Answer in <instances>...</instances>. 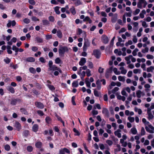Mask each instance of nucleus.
Wrapping results in <instances>:
<instances>
[{"label":"nucleus","mask_w":154,"mask_h":154,"mask_svg":"<svg viewBox=\"0 0 154 154\" xmlns=\"http://www.w3.org/2000/svg\"><path fill=\"white\" fill-rule=\"evenodd\" d=\"M113 71L114 73H116V68L114 67L112 65L110 66L109 68L107 69L106 70L105 73L106 77L107 78H108L109 76L112 73Z\"/></svg>","instance_id":"obj_1"},{"label":"nucleus","mask_w":154,"mask_h":154,"mask_svg":"<svg viewBox=\"0 0 154 154\" xmlns=\"http://www.w3.org/2000/svg\"><path fill=\"white\" fill-rule=\"evenodd\" d=\"M68 51V48L65 46H60L58 50L59 55L60 56L63 57L64 54L66 52Z\"/></svg>","instance_id":"obj_2"},{"label":"nucleus","mask_w":154,"mask_h":154,"mask_svg":"<svg viewBox=\"0 0 154 154\" xmlns=\"http://www.w3.org/2000/svg\"><path fill=\"white\" fill-rule=\"evenodd\" d=\"M147 3L145 0H139L137 3V7L140 8H142V5H143V7L145 8L147 5Z\"/></svg>","instance_id":"obj_3"},{"label":"nucleus","mask_w":154,"mask_h":154,"mask_svg":"<svg viewBox=\"0 0 154 154\" xmlns=\"http://www.w3.org/2000/svg\"><path fill=\"white\" fill-rule=\"evenodd\" d=\"M49 70H56L57 69V67L55 65H53V62L52 61H49L48 63Z\"/></svg>","instance_id":"obj_4"},{"label":"nucleus","mask_w":154,"mask_h":154,"mask_svg":"<svg viewBox=\"0 0 154 154\" xmlns=\"http://www.w3.org/2000/svg\"><path fill=\"white\" fill-rule=\"evenodd\" d=\"M145 128L148 132L152 134L154 133V127L151 125H149L148 126L146 127Z\"/></svg>","instance_id":"obj_5"},{"label":"nucleus","mask_w":154,"mask_h":154,"mask_svg":"<svg viewBox=\"0 0 154 154\" xmlns=\"http://www.w3.org/2000/svg\"><path fill=\"white\" fill-rule=\"evenodd\" d=\"M93 54L97 58H99L101 54V53L99 50L95 49L93 51Z\"/></svg>","instance_id":"obj_6"},{"label":"nucleus","mask_w":154,"mask_h":154,"mask_svg":"<svg viewBox=\"0 0 154 154\" xmlns=\"http://www.w3.org/2000/svg\"><path fill=\"white\" fill-rule=\"evenodd\" d=\"M85 42L83 48L84 51H85L87 50V48L90 46V43L88 39H85Z\"/></svg>","instance_id":"obj_7"},{"label":"nucleus","mask_w":154,"mask_h":154,"mask_svg":"<svg viewBox=\"0 0 154 154\" xmlns=\"http://www.w3.org/2000/svg\"><path fill=\"white\" fill-rule=\"evenodd\" d=\"M101 39L103 42L105 44L109 42L108 38L106 35H103L102 36Z\"/></svg>","instance_id":"obj_8"},{"label":"nucleus","mask_w":154,"mask_h":154,"mask_svg":"<svg viewBox=\"0 0 154 154\" xmlns=\"http://www.w3.org/2000/svg\"><path fill=\"white\" fill-rule=\"evenodd\" d=\"M67 153H69V151L66 148H64L63 149H61L59 151V154H65V152Z\"/></svg>","instance_id":"obj_9"},{"label":"nucleus","mask_w":154,"mask_h":154,"mask_svg":"<svg viewBox=\"0 0 154 154\" xmlns=\"http://www.w3.org/2000/svg\"><path fill=\"white\" fill-rule=\"evenodd\" d=\"M35 105L37 107L40 109H43L44 107V106L43 104L40 102H35Z\"/></svg>","instance_id":"obj_10"},{"label":"nucleus","mask_w":154,"mask_h":154,"mask_svg":"<svg viewBox=\"0 0 154 154\" xmlns=\"http://www.w3.org/2000/svg\"><path fill=\"white\" fill-rule=\"evenodd\" d=\"M86 62V60L85 58L82 57L79 62V64L81 66H83Z\"/></svg>","instance_id":"obj_11"},{"label":"nucleus","mask_w":154,"mask_h":154,"mask_svg":"<svg viewBox=\"0 0 154 154\" xmlns=\"http://www.w3.org/2000/svg\"><path fill=\"white\" fill-rule=\"evenodd\" d=\"M132 57V56L131 55H129L128 56L126 57H125V60L127 61V64H130L131 63L130 59Z\"/></svg>","instance_id":"obj_12"},{"label":"nucleus","mask_w":154,"mask_h":154,"mask_svg":"<svg viewBox=\"0 0 154 154\" xmlns=\"http://www.w3.org/2000/svg\"><path fill=\"white\" fill-rule=\"evenodd\" d=\"M102 113L103 114H104L107 117H109V112L108 110L107 109L105 108H103L102 111Z\"/></svg>","instance_id":"obj_13"},{"label":"nucleus","mask_w":154,"mask_h":154,"mask_svg":"<svg viewBox=\"0 0 154 154\" xmlns=\"http://www.w3.org/2000/svg\"><path fill=\"white\" fill-rule=\"evenodd\" d=\"M24 60L27 62H34L35 60L34 58L30 57L26 58V59H25Z\"/></svg>","instance_id":"obj_14"},{"label":"nucleus","mask_w":154,"mask_h":154,"mask_svg":"<svg viewBox=\"0 0 154 154\" xmlns=\"http://www.w3.org/2000/svg\"><path fill=\"white\" fill-rule=\"evenodd\" d=\"M116 85V83L114 82H112L110 83V84L109 85V87L107 88L108 90L109 89H112L114 88L113 87Z\"/></svg>","instance_id":"obj_15"},{"label":"nucleus","mask_w":154,"mask_h":154,"mask_svg":"<svg viewBox=\"0 0 154 154\" xmlns=\"http://www.w3.org/2000/svg\"><path fill=\"white\" fill-rule=\"evenodd\" d=\"M147 113L148 114V118L149 120H150L153 118L154 116L151 113V111H149L148 110H147Z\"/></svg>","instance_id":"obj_16"},{"label":"nucleus","mask_w":154,"mask_h":154,"mask_svg":"<svg viewBox=\"0 0 154 154\" xmlns=\"http://www.w3.org/2000/svg\"><path fill=\"white\" fill-rule=\"evenodd\" d=\"M130 131L131 133L134 134L135 135L137 134V130L135 127H133L131 129Z\"/></svg>","instance_id":"obj_17"},{"label":"nucleus","mask_w":154,"mask_h":154,"mask_svg":"<svg viewBox=\"0 0 154 154\" xmlns=\"http://www.w3.org/2000/svg\"><path fill=\"white\" fill-rule=\"evenodd\" d=\"M38 129V125L34 124L32 127V129L33 131L35 132H37Z\"/></svg>","instance_id":"obj_18"},{"label":"nucleus","mask_w":154,"mask_h":154,"mask_svg":"<svg viewBox=\"0 0 154 154\" xmlns=\"http://www.w3.org/2000/svg\"><path fill=\"white\" fill-rule=\"evenodd\" d=\"M146 11L145 10H142L139 16L140 18H143L144 17V14H146Z\"/></svg>","instance_id":"obj_19"},{"label":"nucleus","mask_w":154,"mask_h":154,"mask_svg":"<svg viewBox=\"0 0 154 154\" xmlns=\"http://www.w3.org/2000/svg\"><path fill=\"white\" fill-rule=\"evenodd\" d=\"M119 69L121 71V73L122 74H125L127 72V70L125 69L123 67H120L119 68Z\"/></svg>","instance_id":"obj_20"},{"label":"nucleus","mask_w":154,"mask_h":154,"mask_svg":"<svg viewBox=\"0 0 154 154\" xmlns=\"http://www.w3.org/2000/svg\"><path fill=\"white\" fill-rule=\"evenodd\" d=\"M154 70V66H151L146 69V71L148 72H152Z\"/></svg>","instance_id":"obj_21"},{"label":"nucleus","mask_w":154,"mask_h":154,"mask_svg":"<svg viewBox=\"0 0 154 154\" xmlns=\"http://www.w3.org/2000/svg\"><path fill=\"white\" fill-rule=\"evenodd\" d=\"M15 126L17 128V130L19 131L21 128V125L20 123L18 122H16L15 124Z\"/></svg>","instance_id":"obj_22"},{"label":"nucleus","mask_w":154,"mask_h":154,"mask_svg":"<svg viewBox=\"0 0 154 154\" xmlns=\"http://www.w3.org/2000/svg\"><path fill=\"white\" fill-rule=\"evenodd\" d=\"M108 90V94H111L112 93H116V87L112 89H109Z\"/></svg>","instance_id":"obj_23"},{"label":"nucleus","mask_w":154,"mask_h":154,"mask_svg":"<svg viewBox=\"0 0 154 154\" xmlns=\"http://www.w3.org/2000/svg\"><path fill=\"white\" fill-rule=\"evenodd\" d=\"M42 145V143L40 142H38L35 144V146L36 147L38 148H41Z\"/></svg>","instance_id":"obj_24"},{"label":"nucleus","mask_w":154,"mask_h":154,"mask_svg":"<svg viewBox=\"0 0 154 154\" xmlns=\"http://www.w3.org/2000/svg\"><path fill=\"white\" fill-rule=\"evenodd\" d=\"M52 120L51 119L50 117L49 116H47L45 118V121L48 124H50Z\"/></svg>","instance_id":"obj_25"},{"label":"nucleus","mask_w":154,"mask_h":154,"mask_svg":"<svg viewBox=\"0 0 154 154\" xmlns=\"http://www.w3.org/2000/svg\"><path fill=\"white\" fill-rule=\"evenodd\" d=\"M8 90L12 94H14L15 92L14 88L11 86H8Z\"/></svg>","instance_id":"obj_26"},{"label":"nucleus","mask_w":154,"mask_h":154,"mask_svg":"<svg viewBox=\"0 0 154 154\" xmlns=\"http://www.w3.org/2000/svg\"><path fill=\"white\" fill-rule=\"evenodd\" d=\"M88 78H86L85 79V82L86 85V86L90 88H91V83L88 81Z\"/></svg>","instance_id":"obj_27"},{"label":"nucleus","mask_w":154,"mask_h":154,"mask_svg":"<svg viewBox=\"0 0 154 154\" xmlns=\"http://www.w3.org/2000/svg\"><path fill=\"white\" fill-rule=\"evenodd\" d=\"M134 111L136 112H137L138 114L139 115L141 114L142 113V110L140 109H138L137 107L134 108Z\"/></svg>","instance_id":"obj_28"},{"label":"nucleus","mask_w":154,"mask_h":154,"mask_svg":"<svg viewBox=\"0 0 154 154\" xmlns=\"http://www.w3.org/2000/svg\"><path fill=\"white\" fill-rule=\"evenodd\" d=\"M141 72V70L140 69H136L133 70V72L134 74H140Z\"/></svg>","instance_id":"obj_29"},{"label":"nucleus","mask_w":154,"mask_h":154,"mask_svg":"<svg viewBox=\"0 0 154 154\" xmlns=\"http://www.w3.org/2000/svg\"><path fill=\"white\" fill-rule=\"evenodd\" d=\"M57 35L59 38H62V32L60 30H58L57 32Z\"/></svg>","instance_id":"obj_30"},{"label":"nucleus","mask_w":154,"mask_h":154,"mask_svg":"<svg viewBox=\"0 0 154 154\" xmlns=\"http://www.w3.org/2000/svg\"><path fill=\"white\" fill-rule=\"evenodd\" d=\"M70 11L73 15L75 14L76 13V11L75 8L73 6H72V7L70 8Z\"/></svg>","instance_id":"obj_31"},{"label":"nucleus","mask_w":154,"mask_h":154,"mask_svg":"<svg viewBox=\"0 0 154 154\" xmlns=\"http://www.w3.org/2000/svg\"><path fill=\"white\" fill-rule=\"evenodd\" d=\"M118 78L119 80L120 81L124 82L125 80V79L124 76H119L118 77Z\"/></svg>","instance_id":"obj_32"},{"label":"nucleus","mask_w":154,"mask_h":154,"mask_svg":"<svg viewBox=\"0 0 154 154\" xmlns=\"http://www.w3.org/2000/svg\"><path fill=\"white\" fill-rule=\"evenodd\" d=\"M35 39L38 43H42L43 42L42 39L38 37H36L35 38Z\"/></svg>","instance_id":"obj_33"},{"label":"nucleus","mask_w":154,"mask_h":154,"mask_svg":"<svg viewBox=\"0 0 154 154\" xmlns=\"http://www.w3.org/2000/svg\"><path fill=\"white\" fill-rule=\"evenodd\" d=\"M112 61H109V64L110 66H112L113 65V61L115 59V57L114 56H112L111 57Z\"/></svg>","instance_id":"obj_34"},{"label":"nucleus","mask_w":154,"mask_h":154,"mask_svg":"<svg viewBox=\"0 0 154 154\" xmlns=\"http://www.w3.org/2000/svg\"><path fill=\"white\" fill-rule=\"evenodd\" d=\"M59 7L58 6L54 8V11L57 14H60V12L59 11Z\"/></svg>","instance_id":"obj_35"},{"label":"nucleus","mask_w":154,"mask_h":154,"mask_svg":"<svg viewBox=\"0 0 154 154\" xmlns=\"http://www.w3.org/2000/svg\"><path fill=\"white\" fill-rule=\"evenodd\" d=\"M84 21H88L89 23H91L92 22L91 20L88 17H86L85 18L83 19Z\"/></svg>","instance_id":"obj_36"},{"label":"nucleus","mask_w":154,"mask_h":154,"mask_svg":"<svg viewBox=\"0 0 154 154\" xmlns=\"http://www.w3.org/2000/svg\"><path fill=\"white\" fill-rule=\"evenodd\" d=\"M141 91L140 90H138L136 92L137 97L138 98H140L141 97Z\"/></svg>","instance_id":"obj_37"},{"label":"nucleus","mask_w":154,"mask_h":154,"mask_svg":"<svg viewBox=\"0 0 154 154\" xmlns=\"http://www.w3.org/2000/svg\"><path fill=\"white\" fill-rule=\"evenodd\" d=\"M137 61L139 63H140L141 62L144 63L145 62L146 60L144 58H142L141 59L137 58Z\"/></svg>","instance_id":"obj_38"},{"label":"nucleus","mask_w":154,"mask_h":154,"mask_svg":"<svg viewBox=\"0 0 154 154\" xmlns=\"http://www.w3.org/2000/svg\"><path fill=\"white\" fill-rule=\"evenodd\" d=\"M88 66L90 69H92L94 67V65L93 63L90 61L88 62Z\"/></svg>","instance_id":"obj_39"},{"label":"nucleus","mask_w":154,"mask_h":154,"mask_svg":"<svg viewBox=\"0 0 154 154\" xmlns=\"http://www.w3.org/2000/svg\"><path fill=\"white\" fill-rule=\"evenodd\" d=\"M43 24L44 25H47L49 24V22L46 20H42Z\"/></svg>","instance_id":"obj_40"},{"label":"nucleus","mask_w":154,"mask_h":154,"mask_svg":"<svg viewBox=\"0 0 154 154\" xmlns=\"http://www.w3.org/2000/svg\"><path fill=\"white\" fill-rule=\"evenodd\" d=\"M73 131H74V132L75 133V135L79 136L80 135V132L78 130H77L75 128H73Z\"/></svg>","instance_id":"obj_41"},{"label":"nucleus","mask_w":154,"mask_h":154,"mask_svg":"<svg viewBox=\"0 0 154 154\" xmlns=\"http://www.w3.org/2000/svg\"><path fill=\"white\" fill-rule=\"evenodd\" d=\"M115 37H114L112 39V40H111L110 42V44H109V47L110 48H111L113 46V44H114V41L115 40Z\"/></svg>","instance_id":"obj_42"},{"label":"nucleus","mask_w":154,"mask_h":154,"mask_svg":"<svg viewBox=\"0 0 154 154\" xmlns=\"http://www.w3.org/2000/svg\"><path fill=\"white\" fill-rule=\"evenodd\" d=\"M85 73L86 74L87 76L88 77H89L91 75V71L89 69H87L85 72Z\"/></svg>","instance_id":"obj_43"},{"label":"nucleus","mask_w":154,"mask_h":154,"mask_svg":"<svg viewBox=\"0 0 154 154\" xmlns=\"http://www.w3.org/2000/svg\"><path fill=\"white\" fill-rule=\"evenodd\" d=\"M132 99V95L130 94L129 96L127 98V100L125 101L126 103L127 104H128L129 102Z\"/></svg>","instance_id":"obj_44"},{"label":"nucleus","mask_w":154,"mask_h":154,"mask_svg":"<svg viewBox=\"0 0 154 154\" xmlns=\"http://www.w3.org/2000/svg\"><path fill=\"white\" fill-rule=\"evenodd\" d=\"M27 150L29 152H31L33 150V147L30 146H28L27 147Z\"/></svg>","instance_id":"obj_45"},{"label":"nucleus","mask_w":154,"mask_h":154,"mask_svg":"<svg viewBox=\"0 0 154 154\" xmlns=\"http://www.w3.org/2000/svg\"><path fill=\"white\" fill-rule=\"evenodd\" d=\"M29 69L30 72L32 73H35L36 72L35 69L33 67H30Z\"/></svg>","instance_id":"obj_46"},{"label":"nucleus","mask_w":154,"mask_h":154,"mask_svg":"<svg viewBox=\"0 0 154 154\" xmlns=\"http://www.w3.org/2000/svg\"><path fill=\"white\" fill-rule=\"evenodd\" d=\"M94 94L95 96L97 97H99L100 95L99 92L96 90H94Z\"/></svg>","instance_id":"obj_47"},{"label":"nucleus","mask_w":154,"mask_h":154,"mask_svg":"<svg viewBox=\"0 0 154 154\" xmlns=\"http://www.w3.org/2000/svg\"><path fill=\"white\" fill-rule=\"evenodd\" d=\"M133 42L131 40H129L125 43V45L126 46H128L129 45H131L132 44Z\"/></svg>","instance_id":"obj_48"},{"label":"nucleus","mask_w":154,"mask_h":154,"mask_svg":"<svg viewBox=\"0 0 154 154\" xmlns=\"http://www.w3.org/2000/svg\"><path fill=\"white\" fill-rule=\"evenodd\" d=\"M145 134V131L144 128L143 127H142L141 129L140 134L141 136L144 135Z\"/></svg>","instance_id":"obj_49"},{"label":"nucleus","mask_w":154,"mask_h":154,"mask_svg":"<svg viewBox=\"0 0 154 154\" xmlns=\"http://www.w3.org/2000/svg\"><path fill=\"white\" fill-rule=\"evenodd\" d=\"M47 86H48V88H49V89L51 91H53L55 90V88L52 85L48 84L47 85Z\"/></svg>","instance_id":"obj_50"},{"label":"nucleus","mask_w":154,"mask_h":154,"mask_svg":"<svg viewBox=\"0 0 154 154\" xmlns=\"http://www.w3.org/2000/svg\"><path fill=\"white\" fill-rule=\"evenodd\" d=\"M128 119L131 122H133L134 121V118L133 117H128Z\"/></svg>","instance_id":"obj_51"},{"label":"nucleus","mask_w":154,"mask_h":154,"mask_svg":"<svg viewBox=\"0 0 154 154\" xmlns=\"http://www.w3.org/2000/svg\"><path fill=\"white\" fill-rule=\"evenodd\" d=\"M154 109V103H151V105L150 107V108H148L147 109V110L149 111H151V109Z\"/></svg>","instance_id":"obj_52"},{"label":"nucleus","mask_w":154,"mask_h":154,"mask_svg":"<svg viewBox=\"0 0 154 154\" xmlns=\"http://www.w3.org/2000/svg\"><path fill=\"white\" fill-rule=\"evenodd\" d=\"M132 41L134 43H136L137 42V38L135 35H133V36Z\"/></svg>","instance_id":"obj_53"},{"label":"nucleus","mask_w":154,"mask_h":154,"mask_svg":"<svg viewBox=\"0 0 154 154\" xmlns=\"http://www.w3.org/2000/svg\"><path fill=\"white\" fill-rule=\"evenodd\" d=\"M140 11V10L139 9H137L133 12V14L134 15L138 14Z\"/></svg>","instance_id":"obj_54"},{"label":"nucleus","mask_w":154,"mask_h":154,"mask_svg":"<svg viewBox=\"0 0 154 154\" xmlns=\"http://www.w3.org/2000/svg\"><path fill=\"white\" fill-rule=\"evenodd\" d=\"M147 58L148 59H152L154 58V57L153 55L150 54H147L146 56Z\"/></svg>","instance_id":"obj_55"},{"label":"nucleus","mask_w":154,"mask_h":154,"mask_svg":"<svg viewBox=\"0 0 154 154\" xmlns=\"http://www.w3.org/2000/svg\"><path fill=\"white\" fill-rule=\"evenodd\" d=\"M12 49L13 50L15 51L16 53H17L19 51V48L15 45L13 46Z\"/></svg>","instance_id":"obj_56"},{"label":"nucleus","mask_w":154,"mask_h":154,"mask_svg":"<svg viewBox=\"0 0 154 154\" xmlns=\"http://www.w3.org/2000/svg\"><path fill=\"white\" fill-rule=\"evenodd\" d=\"M72 86L74 87H77L78 86V82L74 81L72 83Z\"/></svg>","instance_id":"obj_57"},{"label":"nucleus","mask_w":154,"mask_h":154,"mask_svg":"<svg viewBox=\"0 0 154 154\" xmlns=\"http://www.w3.org/2000/svg\"><path fill=\"white\" fill-rule=\"evenodd\" d=\"M55 63L57 64H59L60 63L61 61L60 59L58 57L56 58L55 59Z\"/></svg>","instance_id":"obj_58"},{"label":"nucleus","mask_w":154,"mask_h":154,"mask_svg":"<svg viewBox=\"0 0 154 154\" xmlns=\"http://www.w3.org/2000/svg\"><path fill=\"white\" fill-rule=\"evenodd\" d=\"M149 51V48L147 47H146L144 49L142 50V52L143 53L148 52Z\"/></svg>","instance_id":"obj_59"},{"label":"nucleus","mask_w":154,"mask_h":154,"mask_svg":"<svg viewBox=\"0 0 154 154\" xmlns=\"http://www.w3.org/2000/svg\"><path fill=\"white\" fill-rule=\"evenodd\" d=\"M21 112L23 113L24 114L27 115L28 113L26 110L24 108H21L20 109Z\"/></svg>","instance_id":"obj_60"},{"label":"nucleus","mask_w":154,"mask_h":154,"mask_svg":"<svg viewBox=\"0 0 154 154\" xmlns=\"http://www.w3.org/2000/svg\"><path fill=\"white\" fill-rule=\"evenodd\" d=\"M144 20L147 22H149L151 21L152 18L150 17H148L146 18H145Z\"/></svg>","instance_id":"obj_61"},{"label":"nucleus","mask_w":154,"mask_h":154,"mask_svg":"<svg viewBox=\"0 0 154 154\" xmlns=\"http://www.w3.org/2000/svg\"><path fill=\"white\" fill-rule=\"evenodd\" d=\"M141 21L142 22V25L143 27H144L145 28H146L148 27V26L147 24L146 23V22L144 21Z\"/></svg>","instance_id":"obj_62"},{"label":"nucleus","mask_w":154,"mask_h":154,"mask_svg":"<svg viewBox=\"0 0 154 154\" xmlns=\"http://www.w3.org/2000/svg\"><path fill=\"white\" fill-rule=\"evenodd\" d=\"M32 21H39V20L35 16H32Z\"/></svg>","instance_id":"obj_63"},{"label":"nucleus","mask_w":154,"mask_h":154,"mask_svg":"<svg viewBox=\"0 0 154 154\" xmlns=\"http://www.w3.org/2000/svg\"><path fill=\"white\" fill-rule=\"evenodd\" d=\"M5 149L6 150L9 151L10 149V147L9 145L7 144L5 146Z\"/></svg>","instance_id":"obj_64"}]
</instances>
